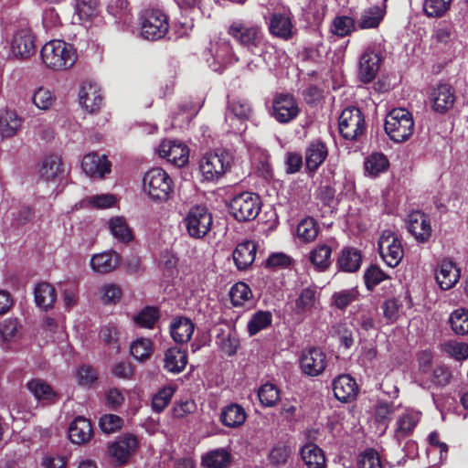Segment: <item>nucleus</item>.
<instances>
[{
	"label": "nucleus",
	"instance_id": "27",
	"mask_svg": "<svg viewBox=\"0 0 468 468\" xmlns=\"http://www.w3.org/2000/svg\"><path fill=\"white\" fill-rule=\"evenodd\" d=\"M93 434L90 421L81 416L73 420L69 427V437L75 444H83L88 442Z\"/></svg>",
	"mask_w": 468,
	"mask_h": 468
},
{
	"label": "nucleus",
	"instance_id": "15",
	"mask_svg": "<svg viewBox=\"0 0 468 468\" xmlns=\"http://www.w3.org/2000/svg\"><path fill=\"white\" fill-rule=\"evenodd\" d=\"M79 101L82 109L87 112H99L103 101L101 87L94 82H83L80 88Z\"/></svg>",
	"mask_w": 468,
	"mask_h": 468
},
{
	"label": "nucleus",
	"instance_id": "1",
	"mask_svg": "<svg viewBox=\"0 0 468 468\" xmlns=\"http://www.w3.org/2000/svg\"><path fill=\"white\" fill-rule=\"evenodd\" d=\"M145 195L154 203L168 201L174 193V182L162 168L155 167L147 171L143 177Z\"/></svg>",
	"mask_w": 468,
	"mask_h": 468
},
{
	"label": "nucleus",
	"instance_id": "47",
	"mask_svg": "<svg viewBox=\"0 0 468 468\" xmlns=\"http://www.w3.org/2000/svg\"><path fill=\"white\" fill-rule=\"evenodd\" d=\"M297 236L303 242L314 240L319 233L318 223L313 218H305L297 226Z\"/></svg>",
	"mask_w": 468,
	"mask_h": 468
},
{
	"label": "nucleus",
	"instance_id": "58",
	"mask_svg": "<svg viewBox=\"0 0 468 468\" xmlns=\"http://www.w3.org/2000/svg\"><path fill=\"white\" fill-rule=\"evenodd\" d=\"M358 468H383L378 452L372 449H366L359 456Z\"/></svg>",
	"mask_w": 468,
	"mask_h": 468
},
{
	"label": "nucleus",
	"instance_id": "34",
	"mask_svg": "<svg viewBox=\"0 0 468 468\" xmlns=\"http://www.w3.org/2000/svg\"><path fill=\"white\" fill-rule=\"evenodd\" d=\"M195 325L192 321L186 317H178L170 324L172 338L179 344L187 343L194 333Z\"/></svg>",
	"mask_w": 468,
	"mask_h": 468
},
{
	"label": "nucleus",
	"instance_id": "56",
	"mask_svg": "<svg viewBox=\"0 0 468 468\" xmlns=\"http://www.w3.org/2000/svg\"><path fill=\"white\" fill-rule=\"evenodd\" d=\"M130 349L132 356L135 359L144 361L147 359L152 353V342L147 338H139L133 342Z\"/></svg>",
	"mask_w": 468,
	"mask_h": 468
},
{
	"label": "nucleus",
	"instance_id": "28",
	"mask_svg": "<svg viewBox=\"0 0 468 468\" xmlns=\"http://www.w3.org/2000/svg\"><path fill=\"white\" fill-rule=\"evenodd\" d=\"M120 263V255L113 250L94 254L90 259L91 269L95 272L101 274L114 271Z\"/></svg>",
	"mask_w": 468,
	"mask_h": 468
},
{
	"label": "nucleus",
	"instance_id": "53",
	"mask_svg": "<svg viewBox=\"0 0 468 468\" xmlns=\"http://www.w3.org/2000/svg\"><path fill=\"white\" fill-rule=\"evenodd\" d=\"M217 344L220 350L228 356L236 354L239 346V339L230 332L222 331L217 336Z\"/></svg>",
	"mask_w": 468,
	"mask_h": 468
},
{
	"label": "nucleus",
	"instance_id": "30",
	"mask_svg": "<svg viewBox=\"0 0 468 468\" xmlns=\"http://www.w3.org/2000/svg\"><path fill=\"white\" fill-rule=\"evenodd\" d=\"M232 463V455L226 448H217L208 451L201 457L203 468H229Z\"/></svg>",
	"mask_w": 468,
	"mask_h": 468
},
{
	"label": "nucleus",
	"instance_id": "60",
	"mask_svg": "<svg viewBox=\"0 0 468 468\" xmlns=\"http://www.w3.org/2000/svg\"><path fill=\"white\" fill-rule=\"evenodd\" d=\"M174 388L172 387H165L160 389L152 399V408L155 412H161L170 402L173 395Z\"/></svg>",
	"mask_w": 468,
	"mask_h": 468
},
{
	"label": "nucleus",
	"instance_id": "12",
	"mask_svg": "<svg viewBox=\"0 0 468 468\" xmlns=\"http://www.w3.org/2000/svg\"><path fill=\"white\" fill-rule=\"evenodd\" d=\"M300 112L295 99L290 94H277L272 101L271 115L280 123L294 120Z\"/></svg>",
	"mask_w": 468,
	"mask_h": 468
},
{
	"label": "nucleus",
	"instance_id": "18",
	"mask_svg": "<svg viewBox=\"0 0 468 468\" xmlns=\"http://www.w3.org/2000/svg\"><path fill=\"white\" fill-rule=\"evenodd\" d=\"M408 230L419 242H426L431 236V226L429 217L419 210L412 211L408 216Z\"/></svg>",
	"mask_w": 468,
	"mask_h": 468
},
{
	"label": "nucleus",
	"instance_id": "42",
	"mask_svg": "<svg viewBox=\"0 0 468 468\" xmlns=\"http://www.w3.org/2000/svg\"><path fill=\"white\" fill-rule=\"evenodd\" d=\"M389 166L387 156L381 153H373L364 162L366 173L373 177L386 172Z\"/></svg>",
	"mask_w": 468,
	"mask_h": 468
},
{
	"label": "nucleus",
	"instance_id": "14",
	"mask_svg": "<svg viewBox=\"0 0 468 468\" xmlns=\"http://www.w3.org/2000/svg\"><path fill=\"white\" fill-rule=\"evenodd\" d=\"M11 53L21 59L28 58L35 53V37L28 27L16 30L11 40Z\"/></svg>",
	"mask_w": 468,
	"mask_h": 468
},
{
	"label": "nucleus",
	"instance_id": "9",
	"mask_svg": "<svg viewBox=\"0 0 468 468\" xmlns=\"http://www.w3.org/2000/svg\"><path fill=\"white\" fill-rule=\"evenodd\" d=\"M339 132L347 140L357 139L364 132L365 120L362 112L356 107L345 109L339 117Z\"/></svg>",
	"mask_w": 468,
	"mask_h": 468
},
{
	"label": "nucleus",
	"instance_id": "37",
	"mask_svg": "<svg viewBox=\"0 0 468 468\" xmlns=\"http://www.w3.org/2000/svg\"><path fill=\"white\" fill-rule=\"evenodd\" d=\"M362 257L358 250L346 247L341 250L337 260V265L340 270L346 272L356 271L361 265Z\"/></svg>",
	"mask_w": 468,
	"mask_h": 468
},
{
	"label": "nucleus",
	"instance_id": "19",
	"mask_svg": "<svg viewBox=\"0 0 468 468\" xmlns=\"http://www.w3.org/2000/svg\"><path fill=\"white\" fill-rule=\"evenodd\" d=\"M138 447V440L132 434L121 436L109 447V454L119 463H124Z\"/></svg>",
	"mask_w": 468,
	"mask_h": 468
},
{
	"label": "nucleus",
	"instance_id": "39",
	"mask_svg": "<svg viewBox=\"0 0 468 468\" xmlns=\"http://www.w3.org/2000/svg\"><path fill=\"white\" fill-rule=\"evenodd\" d=\"M301 455L308 468H324L325 465L323 451L314 443L305 444L301 450Z\"/></svg>",
	"mask_w": 468,
	"mask_h": 468
},
{
	"label": "nucleus",
	"instance_id": "36",
	"mask_svg": "<svg viewBox=\"0 0 468 468\" xmlns=\"http://www.w3.org/2000/svg\"><path fill=\"white\" fill-rule=\"evenodd\" d=\"M20 328L16 318H6L0 322V346L3 348H9V345L20 337Z\"/></svg>",
	"mask_w": 468,
	"mask_h": 468
},
{
	"label": "nucleus",
	"instance_id": "24",
	"mask_svg": "<svg viewBox=\"0 0 468 468\" xmlns=\"http://www.w3.org/2000/svg\"><path fill=\"white\" fill-rule=\"evenodd\" d=\"M380 58L378 53L367 48L359 59L358 76L361 81L368 83L373 80L379 69Z\"/></svg>",
	"mask_w": 468,
	"mask_h": 468
},
{
	"label": "nucleus",
	"instance_id": "32",
	"mask_svg": "<svg viewBox=\"0 0 468 468\" xmlns=\"http://www.w3.org/2000/svg\"><path fill=\"white\" fill-rule=\"evenodd\" d=\"M187 361V353L186 350L178 347H171L165 353L164 367L168 372L177 374L186 368Z\"/></svg>",
	"mask_w": 468,
	"mask_h": 468
},
{
	"label": "nucleus",
	"instance_id": "38",
	"mask_svg": "<svg viewBox=\"0 0 468 468\" xmlns=\"http://www.w3.org/2000/svg\"><path fill=\"white\" fill-rule=\"evenodd\" d=\"M34 294L36 304L44 310L52 308L57 298L55 288L48 282L37 284Z\"/></svg>",
	"mask_w": 468,
	"mask_h": 468
},
{
	"label": "nucleus",
	"instance_id": "2",
	"mask_svg": "<svg viewBox=\"0 0 468 468\" xmlns=\"http://www.w3.org/2000/svg\"><path fill=\"white\" fill-rule=\"evenodd\" d=\"M41 58L48 69L63 70L74 65L77 56L71 45L63 40L54 39L43 46Z\"/></svg>",
	"mask_w": 468,
	"mask_h": 468
},
{
	"label": "nucleus",
	"instance_id": "21",
	"mask_svg": "<svg viewBox=\"0 0 468 468\" xmlns=\"http://www.w3.org/2000/svg\"><path fill=\"white\" fill-rule=\"evenodd\" d=\"M421 414L413 410H407L396 420L394 439L400 442L405 438L412 435L416 426L420 420Z\"/></svg>",
	"mask_w": 468,
	"mask_h": 468
},
{
	"label": "nucleus",
	"instance_id": "52",
	"mask_svg": "<svg viewBox=\"0 0 468 468\" xmlns=\"http://www.w3.org/2000/svg\"><path fill=\"white\" fill-rule=\"evenodd\" d=\"M258 397L264 407H273L280 399V391L275 385L266 383L259 388Z\"/></svg>",
	"mask_w": 468,
	"mask_h": 468
},
{
	"label": "nucleus",
	"instance_id": "13",
	"mask_svg": "<svg viewBox=\"0 0 468 468\" xmlns=\"http://www.w3.org/2000/svg\"><path fill=\"white\" fill-rule=\"evenodd\" d=\"M337 248V242L331 238L319 242L308 254V260L316 271H326L332 264V252Z\"/></svg>",
	"mask_w": 468,
	"mask_h": 468
},
{
	"label": "nucleus",
	"instance_id": "10",
	"mask_svg": "<svg viewBox=\"0 0 468 468\" xmlns=\"http://www.w3.org/2000/svg\"><path fill=\"white\" fill-rule=\"evenodd\" d=\"M252 107L245 99H233L229 102L226 112V121L235 133H240L246 130V122L252 115Z\"/></svg>",
	"mask_w": 468,
	"mask_h": 468
},
{
	"label": "nucleus",
	"instance_id": "35",
	"mask_svg": "<svg viewBox=\"0 0 468 468\" xmlns=\"http://www.w3.org/2000/svg\"><path fill=\"white\" fill-rule=\"evenodd\" d=\"M247 414L243 407L232 403L225 407L220 414L222 424L229 428H238L244 424Z\"/></svg>",
	"mask_w": 468,
	"mask_h": 468
},
{
	"label": "nucleus",
	"instance_id": "54",
	"mask_svg": "<svg viewBox=\"0 0 468 468\" xmlns=\"http://www.w3.org/2000/svg\"><path fill=\"white\" fill-rule=\"evenodd\" d=\"M158 318V310L154 307L147 306L134 316L133 320L135 324L141 327L153 328Z\"/></svg>",
	"mask_w": 468,
	"mask_h": 468
},
{
	"label": "nucleus",
	"instance_id": "48",
	"mask_svg": "<svg viewBox=\"0 0 468 468\" xmlns=\"http://www.w3.org/2000/svg\"><path fill=\"white\" fill-rule=\"evenodd\" d=\"M272 314L269 311H258L250 318L247 328L250 335H255L260 331L271 324Z\"/></svg>",
	"mask_w": 468,
	"mask_h": 468
},
{
	"label": "nucleus",
	"instance_id": "23",
	"mask_svg": "<svg viewBox=\"0 0 468 468\" xmlns=\"http://www.w3.org/2000/svg\"><path fill=\"white\" fill-rule=\"evenodd\" d=\"M269 29L271 35L284 40L292 38L294 33V27L292 16L289 11L275 13L271 16Z\"/></svg>",
	"mask_w": 468,
	"mask_h": 468
},
{
	"label": "nucleus",
	"instance_id": "6",
	"mask_svg": "<svg viewBox=\"0 0 468 468\" xmlns=\"http://www.w3.org/2000/svg\"><path fill=\"white\" fill-rule=\"evenodd\" d=\"M141 36L148 40L165 37L169 28L167 16L159 9H147L140 16Z\"/></svg>",
	"mask_w": 468,
	"mask_h": 468
},
{
	"label": "nucleus",
	"instance_id": "4",
	"mask_svg": "<svg viewBox=\"0 0 468 468\" xmlns=\"http://www.w3.org/2000/svg\"><path fill=\"white\" fill-rule=\"evenodd\" d=\"M384 128L395 144H401L413 133L414 121L412 115L406 109H393L386 117Z\"/></svg>",
	"mask_w": 468,
	"mask_h": 468
},
{
	"label": "nucleus",
	"instance_id": "44",
	"mask_svg": "<svg viewBox=\"0 0 468 468\" xmlns=\"http://www.w3.org/2000/svg\"><path fill=\"white\" fill-rule=\"evenodd\" d=\"M318 303V292L314 287L303 289L295 300V311L297 314H303L316 307Z\"/></svg>",
	"mask_w": 468,
	"mask_h": 468
},
{
	"label": "nucleus",
	"instance_id": "22",
	"mask_svg": "<svg viewBox=\"0 0 468 468\" xmlns=\"http://www.w3.org/2000/svg\"><path fill=\"white\" fill-rule=\"evenodd\" d=\"M333 391L336 399L341 402H351L358 392L356 380L349 375H340L333 380Z\"/></svg>",
	"mask_w": 468,
	"mask_h": 468
},
{
	"label": "nucleus",
	"instance_id": "41",
	"mask_svg": "<svg viewBox=\"0 0 468 468\" xmlns=\"http://www.w3.org/2000/svg\"><path fill=\"white\" fill-rule=\"evenodd\" d=\"M210 52L214 58V60L220 65L219 67L211 65L213 70L215 71L219 70L221 66L232 62V48L229 43L227 41H219L216 44H213L210 48Z\"/></svg>",
	"mask_w": 468,
	"mask_h": 468
},
{
	"label": "nucleus",
	"instance_id": "25",
	"mask_svg": "<svg viewBox=\"0 0 468 468\" xmlns=\"http://www.w3.org/2000/svg\"><path fill=\"white\" fill-rule=\"evenodd\" d=\"M436 281L442 290L452 288L460 279V270L450 260H443L436 271Z\"/></svg>",
	"mask_w": 468,
	"mask_h": 468
},
{
	"label": "nucleus",
	"instance_id": "5",
	"mask_svg": "<svg viewBox=\"0 0 468 468\" xmlns=\"http://www.w3.org/2000/svg\"><path fill=\"white\" fill-rule=\"evenodd\" d=\"M261 203L260 197L251 192H242L234 196L229 204V209L238 221H250L254 219L260 213Z\"/></svg>",
	"mask_w": 468,
	"mask_h": 468
},
{
	"label": "nucleus",
	"instance_id": "40",
	"mask_svg": "<svg viewBox=\"0 0 468 468\" xmlns=\"http://www.w3.org/2000/svg\"><path fill=\"white\" fill-rule=\"evenodd\" d=\"M385 10L380 6H371L365 9L357 21L361 29L376 28L384 17Z\"/></svg>",
	"mask_w": 468,
	"mask_h": 468
},
{
	"label": "nucleus",
	"instance_id": "49",
	"mask_svg": "<svg viewBox=\"0 0 468 468\" xmlns=\"http://www.w3.org/2000/svg\"><path fill=\"white\" fill-rule=\"evenodd\" d=\"M98 0H76L75 16L80 22L90 21L97 15Z\"/></svg>",
	"mask_w": 468,
	"mask_h": 468
},
{
	"label": "nucleus",
	"instance_id": "57",
	"mask_svg": "<svg viewBox=\"0 0 468 468\" xmlns=\"http://www.w3.org/2000/svg\"><path fill=\"white\" fill-rule=\"evenodd\" d=\"M229 295L233 305L241 306L252 296V293L250 288L246 283L238 282L231 288Z\"/></svg>",
	"mask_w": 468,
	"mask_h": 468
},
{
	"label": "nucleus",
	"instance_id": "46",
	"mask_svg": "<svg viewBox=\"0 0 468 468\" xmlns=\"http://www.w3.org/2000/svg\"><path fill=\"white\" fill-rule=\"evenodd\" d=\"M57 101L54 92L47 87L37 88L32 96L33 104L39 110L48 111L51 109Z\"/></svg>",
	"mask_w": 468,
	"mask_h": 468
},
{
	"label": "nucleus",
	"instance_id": "64",
	"mask_svg": "<svg viewBox=\"0 0 468 468\" xmlns=\"http://www.w3.org/2000/svg\"><path fill=\"white\" fill-rule=\"evenodd\" d=\"M99 424L103 432L112 433L122 427L123 420L115 414H105L101 417Z\"/></svg>",
	"mask_w": 468,
	"mask_h": 468
},
{
	"label": "nucleus",
	"instance_id": "33",
	"mask_svg": "<svg viewBox=\"0 0 468 468\" xmlns=\"http://www.w3.org/2000/svg\"><path fill=\"white\" fill-rule=\"evenodd\" d=\"M27 387L37 400L46 404L54 403L58 399V396L53 388L40 378L28 381Z\"/></svg>",
	"mask_w": 468,
	"mask_h": 468
},
{
	"label": "nucleus",
	"instance_id": "59",
	"mask_svg": "<svg viewBox=\"0 0 468 468\" xmlns=\"http://www.w3.org/2000/svg\"><path fill=\"white\" fill-rule=\"evenodd\" d=\"M78 383L82 387L90 388L98 379V373L89 365L80 366L76 373Z\"/></svg>",
	"mask_w": 468,
	"mask_h": 468
},
{
	"label": "nucleus",
	"instance_id": "20",
	"mask_svg": "<svg viewBox=\"0 0 468 468\" xmlns=\"http://www.w3.org/2000/svg\"><path fill=\"white\" fill-rule=\"evenodd\" d=\"M112 164L105 154L99 155L96 153L86 154L81 162L84 173L91 177L103 178L111 172Z\"/></svg>",
	"mask_w": 468,
	"mask_h": 468
},
{
	"label": "nucleus",
	"instance_id": "50",
	"mask_svg": "<svg viewBox=\"0 0 468 468\" xmlns=\"http://www.w3.org/2000/svg\"><path fill=\"white\" fill-rule=\"evenodd\" d=\"M452 0H424L423 11L428 17H441L451 7Z\"/></svg>",
	"mask_w": 468,
	"mask_h": 468
},
{
	"label": "nucleus",
	"instance_id": "45",
	"mask_svg": "<svg viewBox=\"0 0 468 468\" xmlns=\"http://www.w3.org/2000/svg\"><path fill=\"white\" fill-rule=\"evenodd\" d=\"M158 154L176 166L182 167L188 163L189 148H158Z\"/></svg>",
	"mask_w": 468,
	"mask_h": 468
},
{
	"label": "nucleus",
	"instance_id": "61",
	"mask_svg": "<svg viewBox=\"0 0 468 468\" xmlns=\"http://www.w3.org/2000/svg\"><path fill=\"white\" fill-rule=\"evenodd\" d=\"M387 278L388 275L377 265H371L364 274L366 286L370 291Z\"/></svg>",
	"mask_w": 468,
	"mask_h": 468
},
{
	"label": "nucleus",
	"instance_id": "17",
	"mask_svg": "<svg viewBox=\"0 0 468 468\" xmlns=\"http://www.w3.org/2000/svg\"><path fill=\"white\" fill-rule=\"evenodd\" d=\"M64 173V165L59 155L48 154L42 159L38 175L45 182L57 184L63 179Z\"/></svg>",
	"mask_w": 468,
	"mask_h": 468
},
{
	"label": "nucleus",
	"instance_id": "29",
	"mask_svg": "<svg viewBox=\"0 0 468 468\" xmlns=\"http://www.w3.org/2000/svg\"><path fill=\"white\" fill-rule=\"evenodd\" d=\"M23 119L15 110H0V135L2 138L15 136L21 129Z\"/></svg>",
	"mask_w": 468,
	"mask_h": 468
},
{
	"label": "nucleus",
	"instance_id": "8",
	"mask_svg": "<svg viewBox=\"0 0 468 468\" xmlns=\"http://www.w3.org/2000/svg\"><path fill=\"white\" fill-rule=\"evenodd\" d=\"M378 251L383 261L389 267H396L401 261L404 251L399 237L390 229L382 232L378 242Z\"/></svg>",
	"mask_w": 468,
	"mask_h": 468
},
{
	"label": "nucleus",
	"instance_id": "62",
	"mask_svg": "<svg viewBox=\"0 0 468 468\" xmlns=\"http://www.w3.org/2000/svg\"><path fill=\"white\" fill-rule=\"evenodd\" d=\"M443 350L456 360H463L468 357V344L448 341L443 345Z\"/></svg>",
	"mask_w": 468,
	"mask_h": 468
},
{
	"label": "nucleus",
	"instance_id": "3",
	"mask_svg": "<svg viewBox=\"0 0 468 468\" xmlns=\"http://www.w3.org/2000/svg\"><path fill=\"white\" fill-rule=\"evenodd\" d=\"M233 162V154L229 148H214L207 152L200 161V171L207 181L220 178Z\"/></svg>",
	"mask_w": 468,
	"mask_h": 468
},
{
	"label": "nucleus",
	"instance_id": "26",
	"mask_svg": "<svg viewBox=\"0 0 468 468\" xmlns=\"http://www.w3.org/2000/svg\"><path fill=\"white\" fill-rule=\"evenodd\" d=\"M256 249V244L250 240H245L237 245L232 252V258L238 270H247L254 262Z\"/></svg>",
	"mask_w": 468,
	"mask_h": 468
},
{
	"label": "nucleus",
	"instance_id": "7",
	"mask_svg": "<svg viewBox=\"0 0 468 468\" xmlns=\"http://www.w3.org/2000/svg\"><path fill=\"white\" fill-rule=\"evenodd\" d=\"M184 223L190 237L202 239L211 229L212 215L207 207L195 206L187 212Z\"/></svg>",
	"mask_w": 468,
	"mask_h": 468
},
{
	"label": "nucleus",
	"instance_id": "31",
	"mask_svg": "<svg viewBox=\"0 0 468 468\" xmlns=\"http://www.w3.org/2000/svg\"><path fill=\"white\" fill-rule=\"evenodd\" d=\"M431 100L433 110L443 113L453 106L455 97L450 85L440 84L432 92Z\"/></svg>",
	"mask_w": 468,
	"mask_h": 468
},
{
	"label": "nucleus",
	"instance_id": "55",
	"mask_svg": "<svg viewBox=\"0 0 468 468\" xmlns=\"http://www.w3.org/2000/svg\"><path fill=\"white\" fill-rule=\"evenodd\" d=\"M358 292L356 289L342 290L332 296L333 305L337 309L345 310L349 304L356 301Z\"/></svg>",
	"mask_w": 468,
	"mask_h": 468
},
{
	"label": "nucleus",
	"instance_id": "16",
	"mask_svg": "<svg viewBox=\"0 0 468 468\" xmlns=\"http://www.w3.org/2000/svg\"><path fill=\"white\" fill-rule=\"evenodd\" d=\"M300 365L303 372L311 377L319 376L326 367V356L317 347L303 352Z\"/></svg>",
	"mask_w": 468,
	"mask_h": 468
},
{
	"label": "nucleus",
	"instance_id": "51",
	"mask_svg": "<svg viewBox=\"0 0 468 468\" xmlns=\"http://www.w3.org/2000/svg\"><path fill=\"white\" fill-rule=\"evenodd\" d=\"M355 28V20L347 16L335 17L331 25V32L341 37L348 36Z\"/></svg>",
	"mask_w": 468,
	"mask_h": 468
},
{
	"label": "nucleus",
	"instance_id": "63",
	"mask_svg": "<svg viewBox=\"0 0 468 468\" xmlns=\"http://www.w3.org/2000/svg\"><path fill=\"white\" fill-rule=\"evenodd\" d=\"M326 156V148H309L305 157L307 168L310 171H315Z\"/></svg>",
	"mask_w": 468,
	"mask_h": 468
},
{
	"label": "nucleus",
	"instance_id": "43",
	"mask_svg": "<svg viewBox=\"0 0 468 468\" xmlns=\"http://www.w3.org/2000/svg\"><path fill=\"white\" fill-rule=\"evenodd\" d=\"M108 225L111 233L119 241L127 243L133 239L132 229L129 228L123 217L112 218Z\"/></svg>",
	"mask_w": 468,
	"mask_h": 468
},
{
	"label": "nucleus",
	"instance_id": "11",
	"mask_svg": "<svg viewBox=\"0 0 468 468\" xmlns=\"http://www.w3.org/2000/svg\"><path fill=\"white\" fill-rule=\"evenodd\" d=\"M229 34L249 49L259 48L263 44V34L258 26L235 22L229 27Z\"/></svg>",
	"mask_w": 468,
	"mask_h": 468
}]
</instances>
